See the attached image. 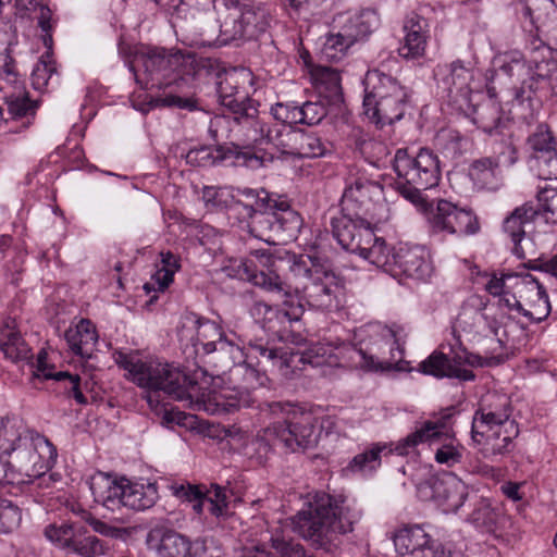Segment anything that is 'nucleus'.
<instances>
[{"instance_id": "nucleus-1", "label": "nucleus", "mask_w": 557, "mask_h": 557, "mask_svg": "<svg viewBox=\"0 0 557 557\" xmlns=\"http://www.w3.org/2000/svg\"><path fill=\"white\" fill-rule=\"evenodd\" d=\"M114 360L126 371V379L148 391L147 403L161 414V424L168 428L173 424L185 425L187 416L165 407L159 409L160 392L175 400H187L191 409L209 414L233 413L242 408L253 407L256 403L248 389H210L211 377L208 379L205 372L202 381L198 382L170 363L158 360L144 361L134 354L117 351L114 354Z\"/></svg>"}, {"instance_id": "nucleus-2", "label": "nucleus", "mask_w": 557, "mask_h": 557, "mask_svg": "<svg viewBox=\"0 0 557 557\" xmlns=\"http://www.w3.org/2000/svg\"><path fill=\"white\" fill-rule=\"evenodd\" d=\"M498 82L502 89H511L513 99L528 103L533 111L544 101L557 97V62L552 58L539 60L513 51L505 55L502 64L492 73L490 92L495 95Z\"/></svg>"}, {"instance_id": "nucleus-3", "label": "nucleus", "mask_w": 557, "mask_h": 557, "mask_svg": "<svg viewBox=\"0 0 557 557\" xmlns=\"http://www.w3.org/2000/svg\"><path fill=\"white\" fill-rule=\"evenodd\" d=\"M239 194L253 200L252 203L236 201V206H242L250 220L248 227L253 237L269 245L286 244L297 238L302 218L285 197L251 188H244Z\"/></svg>"}, {"instance_id": "nucleus-4", "label": "nucleus", "mask_w": 557, "mask_h": 557, "mask_svg": "<svg viewBox=\"0 0 557 557\" xmlns=\"http://www.w3.org/2000/svg\"><path fill=\"white\" fill-rule=\"evenodd\" d=\"M401 329L381 323H368L354 332L350 344L344 345L339 354L346 366L370 372L389 371L401 360L404 342Z\"/></svg>"}, {"instance_id": "nucleus-5", "label": "nucleus", "mask_w": 557, "mask_h": 557, "mask_svg": "<svg viewBox=\"0 0 557 557\" xmlns=\"http://www.w3.org/2000/svg\"><path fill=\"white\" fill-rule=\"evenodd\" d=\"M357 515L344 506V502L324 492L317 493L307 510L293 518V529L317 548L327 549L337 534L354 530Z\"/></svg>"}, {"instance_id": "nucleus-6", "label": "nucleus", "mask_w": 557, "mask_h": 557, "mask_svg": "<svg viewBox=\"0 0 557 557\" xmlns=\"http://www.w3.org/2000/svg\"><path fill=\"white\" fill-rule=\"evenodd\" d=\"M277 260L280 258L267 249L253 250L250 258L242 259L232 267L233 275L282 299V306L276 307L260 302L257 305L259 310L264 309L265 313L274 314L281 323L298 321L304 314V307L299 301H294L289 286L276 273Z\"/></svg>"}, {"instance_id": "nucleus-7", "label": "nucleus", "mask_w": 557, "mask_h": 557, "mask_svg": "<svg viewBox=\"0 0 557 557\" xmlns=\"http://www.w3.org/2000/svg\"><path fill=\"white\" fill-rule=\"evenodd\" d=\"M289 271L295 293L310 308L326 312L338 311L345 306V295L335 273L317 257L290 256Z\"/></svg>"}, {"instance_id": "nucleus-8", "label": "nucleus", "mask_w": 557, "mask_h": 557, "mask_svg": "<svg viewBox=\"0 0 557 557\" xmlns=\"http://www.w3.org/2000/svg\"><path fill=\"white\" fill-rule=\"evenodd\" d=\"M57 449L44 435L34 432L8 457L0 456V486H20L44 480L53 467Z\"/></svg>"}, {"instance_id": "nucleus-9", "label": "nucleus", "mask_w": 557, "mask_h": 557, "mask_svg": "<svg viewBox=\"0 0 557 557\" xmlns=\"http://www.w3.org/2000/svg\"><path fill=\"white\" fill-rule=\"evenodd\" d=\"M363 84V113L376 125L400 121L411 108V90L394 76L380 70H370Z\"/></svg>"}, {"instance_id": "nucleus-10", "label": "nucleus", "mask_w": 557, "mask_h": 557, "mask_svg": "<svg viewBox=\"0 0 557 557\" xmlns=\"http://www.w3.org/2000/svg\"><path fill=\"white\" fill-rule=\"evenodd\" d=\"M397 175L396 186L400 195L416 206L426 201L422 191L438 185L441 162L429 148H420L416 153L408 149H397L393 159Z\"/></svg>"}, {"instance_id": "nucleus-11", "label": "nucleus", "mask_w": 557, "mask_h": 557, "mask_svg": "<svg viewBox=\"0 0 557 557\" xmlns=\"http://www.w3.org/2000/svg\"><path fill=\"white\" fill-rule=\"evenodd\" d=\"M265 406L272 414L283 417L282 421L274 422L264 431L274 445H281L293 453L315 446L318 420L312 412L288 401H272Z\"/></svg>"}, {"instance_id": "nucleus-12", "label": "nucleus", "mask_w": 557, "mask_h": 557, "mask_svg": "<svg viewBox=\"0 0 557 557\" xmlns=\"http://www.w3.org/2000/svg\"><path fill=\"white\" fill-rule=\"evenodd\" d=\"M94 498L97 503L111 511L126 507L136 511L151 508L159 495L153 483H132L127 480L120 482L110 476H99L90 484Z\"/></svg>"}, {"instance_id": "nucleus-13", "label": "nucleus", "mask_w": 557, "mask_h": 557, "mask_svg": "<svg viewBox=\"0 0 557 557\" xmlns=\"http://www.w3.org/2000/svg\"><path fill=\"white\" fill-rule=\"evenodd\" d=\"M475 71L457 60L440 64L434 70L437 87L448 103L460 112H468L479 85L474 84Z\"/></svg>"}, {"instance_id": "nucleus-14", "label": "nucleus", "mask_w": 557, "mask_h": 557, "mask_svg": "<svg viewBox=\"0 0 557 557\" xmlns=\"http://www.w3.org/2000/svg\"><path fill=\"white\" fill-rule=\"evenodd\" d=\"M186 162L201 168L232 165L258 170L261 169L264 160L252 148L232 143L228 145L201 146L190 149L186 154Z\"/></svg>"}, {"instance_id": "nucleus-15", "label": "nucleus", "mask_w": 557, "mask_h": 557, "mask_svg": "<svg viewBox=\"0 0 557 557\" xmlns=\"http://www.w3.org/2000/svg\"><path fill=\"white\" fill-rule=\"evenodd\" d=\"M442 429L443 424L425 421L421 428L398 442L395 451L400 456H405L420 443L429 442L432 445L440 443L442 437L445 436V441L435 449L434 459L440 465L454 467L461 461L462 453L460 447L455 445L453 440L448 438Z\"/></svg>"}, {"instance_id": "nucleus-16", "label": "nucleus", "mask_w": 557, "mask_h": 557, "mask_svg": "<svg viewBox=\"0 0 557 557\" xmlns=\"http://www.w3.org/2000/svg\"><path fill=\"white\" fill-rule=\"evenodd\" d=\"M135 61L144 67L147 84L151 87H170L182 81L178 69L182 59L177 54L169 53L162 48H148L135 53Z\"/></svg>"}, {"instance_id": "nucleus-17", "label": "nucleus", "mask_w": 557, "mask_h": 557, "mask_svg": "<svg viewBox=\"0 0 557 557\" xmlns=\"http://www.w3.org/2000/svg\"><path fill=\"white\" fill-rule=\"evenodd\" d=\"M418 494L422 500H434L446 510L456 512L468 497V487L455 474L448 473L419 483Z\"/></svg>"}, {"instance_id": "nucleus-18", "label": "nucleus", "mask_w": 557, "mask_h": 557, "mask_svg": "<svg viewBox=\"0 0 557 557\" xmlns=\"http://www.w3.org/2000/svg\"><path fill=\"white\" fill-rule=\"evenodd\" d=\"M382 191L379 183L363 176L347 182L341 207L343 212L354 218H374L373 198Z\"/></svg>"}, {"instance_id": "nucleus-19", "label": "nucleus", "mask_w": 557, "mask_h": 557, "mask_svg": "<svg viewBox=\"0 0 557 557\" xmlns=\"http://www.w3.org/2000/svg\"><path fill=\"white\" fill-rule=\"evenodd\" d=\"M399 557H434L440 544L419 524L405 525L393 536Z\"/></svg>"}, {"instance_id": "nucleus-20", "label": "nucleus", "mask_w": 557, "mask_h": 557, "mask_svg": "<svg viewBox=\"0 0 557 557\" xmlns=\"http://www.w3.org/2000/svg\"><path fill=\"white\" fill-rule=\"evenodd\" d=\"M245 76L244 72L238 73L232 71L225 74V76L218 84V94L221 104L228 108L235 116L238 114H245V116L251 117L256 112V103L249 98L240 78Z\"/></svg>"}, {"instance_id": "nucleus-21", "label": "nucleus", "mask_w": 557, "mask_h": 557, "mask_svg": "<svg viewBox=\"0 0 557 557\" xmlns=\"http://www.w3.org/2000/svg\"><path fill=\"white\" fill-rule=\"evenodd\" d=\"M519 297L522 299V317L530 323H540L550 313V302L544 286L532 275L518 283Z\"/></svg>"}, {"instance_id": "nucleus-22", "label": "nucleus", "mask_w": 557, "mask_h": 557, "mask_svg": "<svg viewBox=\"0 0 557 557\" xmlns=\"http://www.w3.org/2000/svg\"><path fill=\"white\" fill-rule=\"evenodd\" d=\"M433 265L429 251L421 246L400 245L397 248L394 277L405 275L417 281L431 277Z\"/></svg>"}, {"instance_id": "nucleus-23", "label": "nucleus", "mask_w": 557, "mask_h": 557, "mask_svg": "<svg viewBox=\"0 0 557 557\" xmlns=\"http://www.w3.org/2000/svg\"><path fill=\"white\" fill-rule=\"evenodd\" d=\"M403 30L405 37L398 48L399 55L407 60L422 58L425 53L429 37L428 21L416 13H411L406 17Z\"/></svg>"}, {"instance_id": "nucleus-24", "label": "nucleus", "mask_w": 557, "mask_h": 557, "mask_svg": "<svg viewBox=\"0 0 557 557\" xmlns=\"http://www.w3.org/2000/svg\"><path fill=\"white\" fill-rule=\"evenodd\" d=\"M213 354H215L213 360L220 361L222 363V368L235 366L239 372H244L245 380L249 385L252 386L255 383L260 385L263 384V379L265 377L264 373H261V371L253 367L251 362L246 360V355L243 348L226 337H224L223 341H220V344L216 346Z\"/></svg>"}, {"instance_id": "nucleus-25", "label": "nucleus", "mask_w": 557, "mask_h": 557, "mask_svg": "<svg viewBox=\"0 0 557 557\" xmlns=\"http://www.w3.org/2000/svg\"><path fill=\"white\" fill-rule=\"evenodd\" d=\"M425 214L431 234H450L457 225L458 213L461 208L446 199H437L436 202L424 201L418 206Z\"/></svg>"}, {"instance_id": "nucleus-26", "label": "nucleus", "mask_w": 557, "mask_h": 557, "mask_svg": "<svg viewBox=\"0 0 557 557\" xmlns=\"http://www.w3.org/2000/svg\"><path fill=\"white\" fill-rule=\"evenodd\" d=\"M492 85V76L487 78L486 89L488 94V99L480 102L473 103L471 99V108H469L468 112H463L466 115L472 117L474 124L478 125L485 133H492L496 129L502 121V108L498 101H496V97L500 91H506V89H502L498 82L495 83L497 88L495 89V95L490 92L488 87ZM507 91H511V89H507Z\"/></svg>"}, {"instance_id": "nucleus-27", "label": "nucleus", "mask_w": 557, "mask_h": 557, "mask_svg": "<svg viewBox=\"0 0 557 557\" xmlns=\"http://www.w3.org/2000/svg\"><path fill=\"white\" fill-rule=\"evenodd\" d=\"M511 413H495L491 410L488 412H475L472 420V430H471V436L472 440L481 444V440H479V435H481L480 431L484 430L485 432H491L497 429L505 428V440H507L506 444L502 447L496 446L493 443L494 449L497 451H502V448H505L510 437H517L519 435V428L518 423L510 419Z\"/></svg>"}, {"instance_id": "nucleus-28", "label": "nucleus", "mask_w": 557, "mask_h": 557, "mask_svg": "<svg viewBox=\"0 0 557 557\" xmlns=\"http://www.w3.org/2000/svg\"><path fill=\"white\" fill-rule=\"evenodd\" d=\"M418 370L425 375H432L436 379L454 377L460 381H473L475 379L473 371L455 367L445 354L437 350L421 361Z\"/></svg>"}, {"instance_id": "nucleus-29", "label": "nucleus", "mask_w": 557, "mask_h": 557, "mask_svg": "<svg viewBox=\"0 0 557 557\" xmlns=\"http://www.w3.org/2000/svg\"><path fill=\"white\" fill-rule=\"evenodd\" d=\"M288 149H283V153L296 158H320L324 157L329 151L326 144L314 133L293 131L288 133Z\"/></svg>"}, {"instance_id": "nucleus-30", "label": "nucleus", "mask_w": 557, "mask_h": 557, "mask_svg": "<svg viewBox=\"0 0 557 557\" xmlns=\"http://www.w3.org/2000/svg\"><path fill=\"white\" fill-rule=\"evenodd\" d=\"M0 349L5 358L17 362L30 358V348L23 339L13 318L0 322Z\"/></svg>"}, {"instance_id": "nucleus-31", "label": "nucleus", "mask_w": 557, "mask_h": 557, "mask_svg": "<svg viewBox=\"0 0 557 557\" xmlns=\"http://www.w3.org/2000/svg\"><path fill=\"white\" fill-rule=\"evenodd\" d=\"M338 21L342 24L339 37L354 45L372 32L377 24V16L372 10H363L352 15H339Z\"/></svg>"}, {"instance_id": "nucleus-32", "label": "nucleus", "mask_w": 557, "mask_h": 557, "mask_svg": "<svg viewBox=\"0 0 557 557\" xmlns=\"http://www.w3.org/2000/svg\"><path fill=\"white\" fill-rule=\"evenodd\" d=\"M468 176L480 190H497L503 181L497 161L487 157L474 159L469 165Z\"/></svg>"}, {"instance_id": "nucleus-33", "label": "nucleus", "mask_w": 557, "mask_h": 557, "mask_svg": "<svg viewBox=\"0 0 557 557\" xmlns=\"http://www.w3.org/2000/svg\"><path fill=\"white\" fill-rule=\"evenodd\" d=\"M242 23L248 34V39L257 38L263 34L273 20L271 5L263 2H249L238 7Z\"/></svg>"}, {"instance_id": "nucleus-34", "label": "nucleus", "mask_w": 557, "mask_h": 557, "mask_svg": "<svg viewBox=\"0 0 557 557\" xmlns=\"http://www.w3.org/2000/svg\"><path fill=\"white\" fill-rule=\"evenodd\" d=\"M36 375L46 380H54L57 382H63L64 388L69 397H73L77 404L86 405L87 398L81 388V377L78 374H71L66 371H53V367H50L46 362V354L39 352L36 366Z\"/></svg>"}, {"instance_id": "nucleus-35", "label": "nucleus", "mask_w": 557, "mask_h": 557, "mask_svg": "<svg viewBox=\"0 0 557 557\" xmlns=\"http://www.w3.org/2000/svg\"><path fill=\"white\" fill-rule=\"evenodd\" d=\"M539 210L535 209L532 202H524L517 207L503 223L504 232L511 238L515 244V250H518V245L527 234V227L533 225Z\"/></svg>"}, {"instance_id": "nucleus-36", "label": "nucleus", "mask_w": 557, "mask_h": 557, "mask_svg": "<svg viewBox=\"0 0 557 557\" xmlns=\"http://www.w3.org/2000/svg\"><path fill=\"white\" fill-rule=\"evenodd\" d=\"M65 341L74 355L88 358L94 351L98 335L89 320H81L75 327L65 332Z\"/></svg>"}, {"instance_id": "nucleus-37", "label": "nucleus", "mask_w": 557, "mask_h": 557, "mask_svg": "<svg viewBox=\"0 0 557 557\" xmlns=\"http://www.w3.org/2000/svg\"><path fill=\"white\" fill-rule=\"evenodd\" d=\"M196 335L193 338L195 352L199 354L200 349L203 355L213 354L220 341L225 337L221 326L208 319L197 318L195 320Z\"/></svg>"}, {"instance_id": "nucleus-38", "label": "nucleus", "mask_w": 557, "mask_h": 557, "mask_svg": "<svg viewBox=\"0 0 557 557\" xmlns=\"http://www.w3.org/2000/svg\"><path fill=\"white\" fill-rule=\"evenodd\" d=\"M396 253L397 248L375 235L374 240L366 247L360 257L392 275L395 274Z\"/></svg>"}, {"instance_id": "nucleus-39", "label": "nucleus", "mask_w": 557, "mask_h": 557, "mask_svg": "<svg viewBox=\"0 0 557 557\" xmlns=\"http://www.w3.org/2000/svg\"><path fill=\"white\" fill-rule=\"evenodd\" d=\"M181 269V259L171 251L160 252V262L151 276V282L145 284L146 289L164 292L173 282L174 274Z\"/></svg>"}, {"instance_id": "nucleus-40", "label": "nucleus", "mask_w": 557, "mask_h": 557, "mask_svg": "<svg viewBox=\"0 0 557 557\" xmlns=\"http://www.w3.org/2000/svg\"><path fill=\"white\" fill-rule=\"evenodd\" d=\"M34 431L26 429L21 421L15 419L0 420V456L8 457L12 454L26 435Z\"/></svg>"}, {"instance_id": "nucleus-41", "label": "nucleus", "mask_w": 557, "mask_h": 557, "mask_svg": "<svg viewBox=\"0 0 557 557\" xmlns=\"http://www.w3.org/2000/svg\"><path fill=\"white\" fill-rule=\"evenodd\" d=\"M160 544L158 553L161 557H188L190 555V541L172 529H159Z\"/></svg>"}, {"instance_id": "nucleus-42", "label": "nucleus", "mask_w": 557, "mask_h": 557, "mask_svg": "<svg viewBox=\"0 0 557 557\" xmlns=\"http://www.w3.org/2000/svg\"><path fill=\"white\" fill-rule=\"evenodd\" d=\"M360 218H354L341 211L339 215L331 220V228L334 238L343 249L351 252L358 246L355 243V232L358 228Z\"/></svg>"}, {"instance_id": "nucleus-43", "label": "nucleus", "mask_w": 557, "mask_h": 557, "mask_svg": "<svg viewBox=\"0 0 557 557\" xmlns=\"http://www.w3.org/2000/svg\"><path fill=\"white\" fill-rule=\"evenodd\" d=\"M253 359H257V364H271L278 369L288 368V352L277 348H269L261 343H250L246 360L253 363ZM255 367V364H252Z\"/></svg>"}, {"instance_id": "nucleus-44", "label": "nucleus", "mask_w": 557, "mask_h": 557, "mask_svg": "<svg viewBox=\"0 0 557 557\" xmlns=\"http://www.w3.org/2000/svg\"><path fill=\"white\" fill-rule=\"evenodd\" d=\"M248 39L244 23H242L238 5L226 10L220 24L219 40L222 45H227L238 39Z\"/></svg>"}, {"instance_id": "nucleus-45", "label": "nucleus", "mask_w": 557, "mask_h": 557, "mask_svg": "<svg viewBox=\"0 0 557 557\" xmlns=\"http://www.w3.org/2000/svg\"><path fill=\"white\" fill-rule=\"evenodd\" d=\"M528 145L535 152L548 154V163L555 165V171L549 175H557V154L555 151V138L546 124H539L535 131L528 137Z\"/></svg>"}, {"instance_id": "nucleus-46", "label": "nucleus", "mask_w": 557, "mask_h": 557, "mask_svg": "<svg viewBox=\"0 0 557 557\" xmlns=\"http://www.w3.org/2000/svg\"><path fill=\"white\" fill-rule=\"evenodd\" d=\"M391 449L385 444L375 443L369 449L356 455L349 462L347 469L352 472H372L381 465L382 454L389 455Z\"/></svg>"}, {"instance_id": "nucleus-47", "label": "nucleus", "mask_w": 557, "mask_h": 557, "mask_svg": "<svg viewBox=\"0 0 557 557\" xmlns=\"http://www.w3.org/2000/svg\"><path fill=\"white\" fill-rule=\"evenodd\" d=\"M327 349L320 343H312L305 349L288 352V368L300 369L299 364L320 367L326 362Z\"/></svg>"}, {"instance_id": "nucleus-48", "label": "nucleus", "mask_w": 557, "mask_h": 557, "mask_svg": "<svg viewBox=\"0 0 557 557\" xmlns=\"http://www.w3.org/2000/svg\"><path fill=\"white\" fill-rule=\"evenodd\" d=\"M85 533L84 527L74 523L62 522L61 524H49L45 529L46 537L62 548L72 549L77 535Z\"/></svg>"}, {"instance_id": "nucleus-49", "label": "nucleus", "mask_w": 557, "mask_h": 557, "mask_svg": "<svg viewBox=\"0 0 557 557\" xmlns=\"http://www.w3.org/2000/svg\"><path fill=\"white\" fill-rule=\"evenodd\" d=\"M14 91L5 95L8 112L12 119H22L33 116L37 109V102L30 100L28 94L20 87H14Z\"/></svg>"}, {"instance_id": "nucleus-50", "label": "nucleus", "mask_w": 557, "mask_h": 557, "mask_svg": "<svg viewBox=\"0 0 557 557\" xmlns=\"http://www.w3.org/2000/svg\"><path fill=\"white\" fill-rule=\"evenodd\" d=\"M467 520L476 528L493 531L498 521V513L488 499L480 497Z\"/></svg>"}, {"instance_id": "nucleus-51", "label": "nucleus", "mask_w": 557, "mask_h": 557, "mask_svg": "<svg viewBox=\"0 0 557 557\" xmlns=\"http://www.w3.org/2000/svg\"><path fill=\"white\" fill-rule=\"evenodd\" d=\"M315 81L327 90L330 102L337 104L343 101L341 74L337 70L329 66H319L314 71Z\"/></svg>"}, {"instance_id": "nucleus-52", "label": "nucleus", "mask_w": 557, "mask_h": 557, "mask_svg": "<svg viewBox=\"0 0 557 557\" xmlns=\"http://www.w3.org/2000/svg\"><path fill=\"white\" fill-rule=\"evenodd\" d=\"M109 549L108 542L95 535H86L85 532L83 535L76 536L71 552L81 557H100L104 556Z\"/></svg>"}, {"instance_id": "nucleus-53", "label": "nucleus", "mask_w": 557, "mask_h": 557, "mask_svg": "<svg viewBox=\"0 0 557 557\" xmlns=\"http://www.w3.org/2000/svg\"><path fill=\"white\" fill-rule=\"evenodd\" d=\"M523 2V16L530 18L536 28L546 26L549 12L555 11V2L553 0H524Z\"/></svg>"}, {"instance_id": "nucleus-54", "label": "nucleus", "mask_w": 557, "mask_h": 557, "mask_svg": "<svg viewBox=\"0 0 557 557\" xmlns=\"http://www.w3.org/2000/svg\"><path fill=\"white\" fill-rule=\"evenodd\" d=\"M497 165L511 166L518 161V150L510 138H495L492 143V156Z\"/></svg>"}, {"instance_id": "nucleus-55", "label": "nucleus", "mask_w": 557, "mask_h": 557, "mask_svg": "<svg viewBox=\"0 0 557 557\" xmlns=\"http://www.w3.org/2000/svg\"><path fill=\"white\" fill-rule=\"evenodd\" d=\"M480 433H481V435H479V440H481V444L484 443V445H485V456L486 457L506 455V454L510 453L515 447L513 440L516 437H510L508 445L505 448H502V451L500 450L497 451L496 449H494L493 443L499 447H502L503 445H505L507 443V442H505L506 440L504 436L505 428L497 429V430H494L491 432H485L484 430H482V431H480Z\"/></svg>"}, {"instance_id": "nucleus-56", "label": "nucleus", "mask_w": 557, "mask_h": 557, "mask_svg": "<svg viewBox=\"0 0 557 557\" xmlns=\"http://www.w3.org/2000/svg\"><path fill=\"white\" fill-rule=\"evenodd\" d=\"M352 45L339 37V33H330L321 48V55L330 62L341 61Z\"/></svg>"}, {"instance_id": "nucleus-57", "label": "nucleus", "mask_w": 557, "mask_h": 557, "mask_svg": "<svg viewBox=\"0 0 557 557\" xmlns=\"http://www.w3.org/2000/svg\"><path fill=\"white\" fill-rule=\"evenodd\" d=\"M58 79L55 62L52 60H40L32 72V84L38 90L47 88L50 82L58 84Z\"/></svg>"}, {"instance_id": "nucleus-58", "label": "nucleus", "mask_w": 557, "mask_h": 557, "mask_svg": "<svg viewBox=\"0 0 557 557\" xmlns=\"http://www.w3.org/2000/svg\"><path fill=\"white\" fill-rule=\"evenodd\" d=\"M203 494L207 497L208 511L212 516L219 518L227 513L228 497L224 487L213 483Z\"/></svg>"}, {"instance_id": "nucleus-59", "label": "nucleus", "mask_w": 557, "mask_h": 557, "mask_svg": "<svg viewBox=\"0 0 557 557\" xmlns=\"http://www.w3.org/2000/svg\"><path fill=\"white\" fill-rule=\"evenodd\" d=\"M272 116L284 125L299 124L300 103L296 101L276 102L270 110Z\"/></svg>"}, {"instance_id": "nucleus-60", "label": "nucleus", "mask_w": 557, "mask_h": 557, "mask_svg": "<svg viewBox=\"0 0 557 557\" xmlns=\"http://www.w3.org/2000/svg\"><path fill=\"white\" fill-rule=\"evenodd\" d=\"M465 141V137L457 131L443 132L437 137L440 148L450 159H457L462 154Z\"/></svg>"}, {"instance_id": "nucleus-61", "label": "nucleus", "mask_w": 557, "mask_h": 557, "mask_svg": "<svg viewBox=\"0 0 557 557\" xmlns=\"http://www.w3.org/2000/svg\"><path fill=\"white\" fill-rule=\"evenodd\" d=\"M21 510L11 500L0 498V533L12 532L20 525Z\"/></svg>"}, {"instance_id": "nucleus-62", "label": "nucleus", "mask_w": 557, "mask_h": 557, "mask_svg": "<svg viewBox=\"0 0 557 557\" xmlns=\"http://www.w3.org/2000/svg\"><path fill=\"white\" fill-rule=\"evenodd\" d=\"M329 111L326 106L321 101H306L300 103V119L299 124L309 126L319 124Z\"/></svg>"}, {"instance_id": "nucleus-63", "label": "nucleus", "mask_w": 557, "mask_h": 557, "mask_svg": "<svg viewBox=\"0 0 557 557\" xmlns=\"http://www.w3.org/2000/svg\"><path fill=\"white\" fill-rule=\"evenodd\" d=\"M457 225L449 235H474L480 230V223L475 213L469 208H461L458 213Z\"/></svg>"}, {"instance_id": "nucleus-64", "label": "nucleus", "mask_w": 557, "mask_h": 557, "mask_svg": "<svg viewBox=\"0 0 557 557\" xmlns=\"http://www.w3.org/2000/svg\"><path fill=\"white\" fill-rule=\"evenodd\" d=\"M188 557H222V549L213 537L197 539L190 543Z\"/></svg>"}]
</instances>
